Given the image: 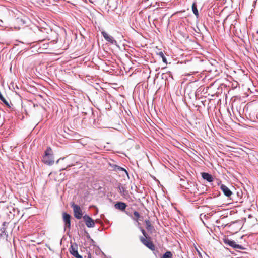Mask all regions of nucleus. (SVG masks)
Returning <instances> with one entry per match:
<instances>
[{"instance_id": "nucleus-1", "label": "nucleus", "mask_w": 258, "mask_h": 258, "mask_svg": "<svg viewBox=\"0 0 258 258\" xmlns=\"http://www.w3.org/2000/svg\"><path fill=\"white\" fill-rule=\"evenodd\" d=\"M42 162L48 165H52L54 163L53 152L50 147H48L42 156Z\"/></svg>"}, {"instance_id": "nucleus-2", "label": "nucleus", "mask_w": 258, "mask_h": 258, "mask_svg": "<svg viewBox=\"0 0 258 258\" xmlns=\"http://www.w3.org/2000/svg\"><path fill=\"white\" fill-rule=\"evenodd\" d=\"M71 207L73 209L74 217L77 219H80L82 217L83 213L80 206L72 203Z\"/></svg>"}, {"instance_id": "nucleus-3", "label": "nucleus", "mask_w": 258, "mask_h": 258, "mask_svg": "<svg viewBox=\"0 0 258 258\" xmlns=\"http://www.w3.org/2000/svg\"><path fill=\"white\" fill-rule=\"evenodd\" d=\"M71 215L66 213V212H63L62 213V220L64 223V230L67 229V228H68L69 230L71 228Z\"/></svg>"}, {"instance_id": "nucleus-4", "label": "nucleus", "mask_w": 258, "mask_h": 258, "mask_svg": "<svg viewBox=\"0 0 258 258\" xmlns=\"http://www.w3.org/2000/svg\"><path fill=\"white\" fill-rule=\"evenodd\" d=\"M83 218L87 227L92 228L95 226V222L94 220L89 216L86 214L83 217Z\"/></svg>"}, {"instance_id": "nucleus-5", "label": "nucleus", "mask_w": 258, "mask_h": 258, "mask_svg": "<svg viewBox=\"0 0 258 258\" xmlns=\"http://www.w3.org/2000/svg\"><path fill=\"white\" fill-rule=\"evenodd\" d=\"M70 252L76 258H83L78 252V245L76 244L71 245L70 248Z\"/></svg>"}, {"instance_id": "nucleus-6", "label": "nucleus", "mask_w": 258, "mask_h": 258, "mask_svg": "<svg viewBox=\"0 0 258 258\" xmlns=\"http://www.w3.org/2000/svg\"><path fill=\"white\" fill-rule=\"evenodd\" d=\"M140 240L144 245L146 246L149 249L151 250L154 249L155 246L154 244L151 241L148 240V238L141 237L140 238Z\"/></svg>"}, {"instance_id": "nucleus-7", "label": "nucleus", "mask_w": 258, "mask_h": 258, "mask_svg": "<svg viewBox=\"0 0 258 258\" xmlns=\"http://www.w3.org/2000/svg\"><path fill=\"white\" fill-rule=\"evenodd\" d=\"M101 34L103 35L104 39L108 42L112 44H117V41L113 38V37L108 34L105 31H102Z\"/></svg>"}, {"instance_id": "nucleus-8", "label": "nucleus", "mask_w": 258, "mask_h": 258, "mask_svg": "<svg viewBox=\"0 0 258 258\" xmlns=\"http://www.w3.org/2000/svg\"><path fill=\"white\" fill-rule=\"evenodd\" d=\"M220 188L223 192L224 195L227 197H230L232 195V192L229 189V188L223 184H221L220 185Z\"/></svg>"}, {"instance_id": "nucleus-9", "label": "nucleus", "mask_w": 258, "mask_h": 258, "mask_svg": "<svg viewBox=\"0 0 258 258\" xmlns=\"http://www.w3.org/2000/svg\"><path fill=\"white\" fill-rule=\"evenodd\" d=\"M127 207V205L122 202H117L115 205L114 207L115 209L119 210L121 211H124Z\"/></svg>"}, {"instance_id": "nucleus-10", "label": "nucleus", "mask_w": 258, "mask_h": 258, "mask_svg": "<svg viewBox=\"0 0 258 258\" xmlns=\"http://www.w3.org/2000/svg\"><path fill=\"white\" fill-rule=\"evenodd\" d=\"M201 175L202 178L206 180L207 181L209 182H212L213 181V177L210 174L206 172H202L201 173Z\"/></svg>"}, {"instance_id": "nucleus-11", "label": "nucleus", "mask_w": 258, "mask_h": 258, "mask_svg": "<svg viewBox=\"0 0 258 258\" xmlns=\"http://www.w3.org/2000/svg\"><path fill=\"white\" fill-rule=\"evenodd\" d=\"M110 167L112 168V169L115 171H124L126 174H127V171L123 168L117 165L114 164H109Z\"/></svg>"}, {"instance_id": "nucleus-12", "label": "nucleus", "mask_w": 258, "mask_h": 258, "mask_svg": "<svg viewBox=\"0 0 258 258\" xmlns=\"http://www.w3.org/2000/svg\"><path fill=\"white\" fill-rule=\"evenodd\" d=\"M145 224L147 230L150 232H152L154 230V227L151 225L150 221L149 220H145Z\"/></svg>"}, {"instance_id": "nucleus-13", "label": "nucleus", "mask_w": 258, "mask_h": 258, "mask_svg": "<svg viewBox=\"0 0 258 258\" xmlns=\"http://www.w3.org/2000/svg\"><path fill=\"white\" fill-rule=\"evenodd\" d=\"M231 247H232V248H233L234 249H235L236 250H238V249L243 250V249H245L244 247H243L242 246H241L240 245L236 244V243L234 241H233L232 244H231Z\"/></svg>"}, {"instance_id": "nucleus-14", "label": "nucleus", "mask_w": 258, "mask_h": 258, "mask_svg": "<svg viewBox=\"0 0 258 258\" xmlns=\"http://www.w3.org/2000/svg\"><path fill=\"white\" fill-rule=\"evenodd\" d=\"M192 10L194 14L196 15L197 18L199 17V12L197 8V4L196 2L193 3L192 5Z\"/></svg>"}, {"instance_id": "nucleus-15", "label": "nucleus", "mask_w": 258, "mask_h": 258, "mask_svg": "<svg viewBox=\"0 0 258 258\" xmlns=\"http://www.w3.org/2000/svg\"><path fill=\"white\" fill-rule=\"evenodd\" d=\"M5 236L7 238L8 237V234L6 231V227H2L0 229V237H3Z\"/></svg>"}, {"instance_id": "nucleus-16", "label": "nucleus", "mask_w": 258, "mask_h": 258, "mask_svg": "<svg viewBox=\"0 0 258 258\" xmlns=\"http://www.w3.org/2000/svg\"><path fill=\"white\" fill-rule=\"evenodd\" d=\"M172 256L173 254L172 252L170 251H167L163 254L161 258H172Z\"/></svg>"}, {"instance_id": "nucleus-17", "label": "nucleus", "mask_w": 258, "mask_h": 258, "mask_svg": "<svg viewBox=\"0 0 258 258\" xmlns=\"http://www.w3.org/2000/svg\"><path fill=\"white\" fill-rule=\"evenodd\" d=\"M157 55H158L160 57L162 58V61L165 63V64H167V59L165 57V55H164V53L162 51H160L159 53H157Z\"/></svg>"}, {"instance_id": "nucleus-18", "label": "nucleus", "mask_w": 258, "mask_h": 258, "mask_svg": "<svg viewBox=\"0 0 258 258\" xmlns=\"http://www.w3.org/2000/svg\"><path fill=\"white\" fill-rule=\"evenodd\" d=\"M233 240L229 239L228 238H225L223 239L224 243L229 246H231V244H232V242Z\"/></svg>"}, {"instance_id": "nucleus-19", "label": "nucleus", "mask_w": 258, "mask_h": 258, "mask_svg": "<svg viewBox=\"0 0 258 258\" xmlns=\"http://www.w3.org/2000/svg\"><path fill=\"white\" fill-rule=\"evenodd\" d=\"M134 215L136 218H133V219L136 221H138V219L140 217L139 213L138 212L135 211L134 212Z\"/></svg>"}, {"instance_id": "nucleus-20", "label": "nucleus", "mask_w": 258, "mask_h": 258, "mask_svg": "<svg viewBox=\"0 0 258 258\" xmlns=\"http://www.w3.org/2000/svg\"><path fill=\"white\" fill-rule=\"evenodd\" d=\"M118 189H119V192L120 194H122V193H123L125 191V188L124 187H123L122 186H121V185L119 186Z\"/></svg>"}, {"instance_id": "nucleus-21", "label": "nucleus", "mask_w": 258, "mask_h": 258, "mask_svg": "<svg viewBox=\"0 0 258 258\" xmlns=\"http://www.w3.org/2000/svg\"><path fill=\"white\" fill-rule=\"evenodd\" d=\"M208 215H209V214H207V215L203 214H201L200 215V218H201V220L203 221V218L206 219V218H207L208 217H209Z\"/></svg>"}, {"instance_id": "nucleus-22", "label": "nucleus", "mask_w": 258, "mask_h": 258, "mask_svg": "<svg viewBox=\"0 0 258 258\" xmlns=\"http://www.w3.org/2000/svg\"><path fill=\"white\" fill-rule=\"evenodd\" d=\"M141 232L145 238H150L146 231L143 229H141Z\"/></svg>"}, {"instance_id": "nucleus-23", "label": "nucleus", "mask_w": 258, "mask_h": 258, "mask_svg": "<svg viewBox=\"0 0 258 258\" xmlns=\"http://www.w3.org/2000/svg\"><path fill=\"white\" fill-rule=\"evenodd\" d=\"M8 225V223L7 222H4L2 224V227H6L7 228Z\"/></svg>"}, {"instance_id": "nucleus-24", "label": "nucleus", "mask_w": 258, "mask_h": 258, "mask_svg": "<svg viewBox=\"0 0 258 258\" xmlns=\"http://www.w3.org/2000/svg\"><path fill=\"white\" fill-rule=\"evenodd\" d=\"M64 158H60L56 161V163H58L60 160H63Z\"/></svg>"}, {"instance_id": "nucleus-25", "label": "nucleus", "mask_w": 258, "mask_h": 258, "mask_svg": "<svg viewBox=\"0 0 258 258\" xmlns=\"http://www.w3.org/2000/svg\"><path fill=\"white\" fill-rule=\"evenodd\" d=\"M88 258H91V255H88Z\"/></svg>"}]
</instances>
